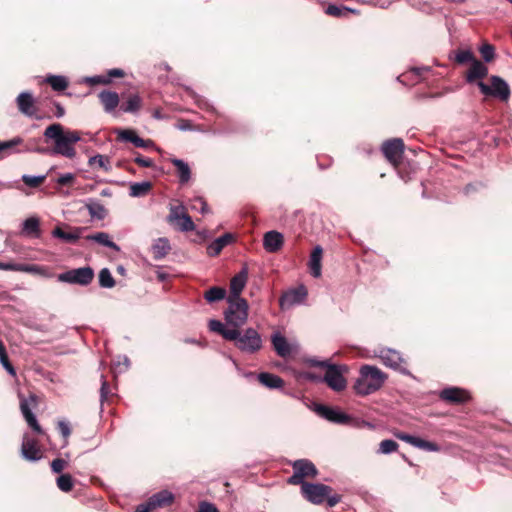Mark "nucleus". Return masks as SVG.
Masks as SVG:
<instances>
[{
  "label": "nucleus",
  "instance_id": "nucleus-37",
  "mask_svg": "<svg viewBox=\"0 0 512 512\" xmlns=\"http://www.w3.org/2000/svg\"><path fill=\"white\" fill-rule=\"evenodd\" d=\"M449 59L455 61L460 65L472 63L476 58L470 49L456 50L449 54Z\"/></svg>",
  "mask_w": 512,
  "mask_h": 512
},
{
  "label": "nucleus",
  "instance_id": "nucleus-10",
  "mask_svg": "<svg viewBox=\"0 0 512 512\" xmlns=\"http://www.w3.org/2000/svg\"><path fill=\"white\" fill-rule=\"evenodd\" d=\"M37 406V396L35 394H30L29 397H24L20 395V410L21 413L26 420L28 426L39 435H44L45 432L37 421L35 414L32 412V409Z\"/></svg>",
  "mask_w": 512,
  "mask_h": 512
},
{
  "label": "nucleus",
  "instance_id": "nucleus-59",
  "mask_svg": "<svg viewBox=\"0 0 512 512\" xmlns=\"http://www.w3.org/2000/svg\"><path fill=\"white\" fill-rule=\"evenodd\" d=\"M197 512H219V510L214 504L204 501L199 504Z\"/></svg>",
  "mask_w": 512,
  "mask_h": 512
},
{
  "label": "nucleus",
  "instance_id": "nucleus-56",
  "mask_svg": "<svg viewBox=\"0 0 512 512\" xmlns=\"http://www.w3.org/2000/svg\"><path fill=\"white\" fill-rule=\"evenodd\" d=\"M134 162L144 168H150L154 165V162L151 158L143 157L140 154H137V156L134 158Z\"/></svg>",
  "mask_w": 512,
  "mask_h": 512
},
{
  "label": "nucleus",
  "instance_id": "nucleus-64",
  "mask_svg": "<svg viewBox=\"0 0 512 512\" xmlns=\"http://www.w3.org/2000/svg\"><path fill=\"white\" fill-rule=\"evenodd\" d=\"M123 76H124V71L119 68L110 69L106 75V77H110V81L114 77H123Z\"/></svg>",
  "mask_w": 512,
  "mask_h": 512
},
{
  "label": "nucleus",
  "instance_id": "nucleus-46",
  "mask_svg": "<svg viewBox=\"0 0 512 512\" xmlns=\"http://www.w3.org/2000/svg\"><path fill=\"white\" fill-rule=\"evenodd\" d=\"M99 285L102 288H112L115 286V280L108 268H103L100 270Z\"/></svg>",
  "mask_w": 512,
  "mask_h": 512
},
{
  "label": "nucleus",
  "instance_id": "nucleus-53",
  "mask_svg": "<svg viewBox=\"0 0 512 512\" xmlns=\"http://www.w3.org/2000/svg\"><path fill=\"white\" fill-rule=\"evenodd\" d=\"M85 83L90 85H96V84H109L110 83V77H106L104 75H96V76H90L85 78Z\"/></svg>",
  "mask_w": 512,
  "mask_h": 512
},
{
  "label": "nucleus",
  "instance_id": "nucleus-1",
  "mask_svg": "<svg viewBox=\"0 0 512 512\" xmlns=\"http://www.w3.org/2000/svg\"><path fill=\"white\" fill-rule=\"evenodd\" d=\"M209 330L218 333L223 339L230 341L234 346L245 354H255L262 349L263 340L260 333L253 327L246 329H227V327L216 319L209 320Z\"/></svg>",
  "mask_w": 512,
  "mask_h": 512
},
{
  "label": "nucleus",
  "instance_id": "nucleus-25",
  "mask_svg": "<svg viewBox=\"0 0 512 512\" xmlns=\"http://www.w3.org/2000/svg\"><path fill=\"white\" fill-rule=\"evenodd\" d=\"M488 75V67L484 65L480 60L475 59L471 63L470 69L466 74V81L470 84L475 83L476 80L485 78Z\"/></svg>",
  "mask_w": 512,
  "mask_h": 512
},
{
  "label": "nucleus",
  "instance_id": "nucleus-26",
  "mask_svg": "<svg viewBox=\"0 0 512 512\" xmlns=\"http://www.w3.org/2000/svg\"><path fill=\"white\" fill-rule=\"evenodd\" d=\"M98 98L106 113H112L119 105V95L114 91L102 90Z\"/></svg>",
  "mask_w": 512,
  "mask_h": 512
},
{
  "label": "nucleus",
  "instance_id": "nucleus-28",
  "mask_svg": "<svg viewBox=\"0 0 512 512\" xmlns=\"http://www.w3.org/2000/svg\"><path fill=\"white\" fill-rule=\"evenodd\" d=\"M234 237L231 233H225L216 238L207 246V254L211 257L217 256L225 246L232 243Z\"/></svg>",
  "mask_w": 512,
  "mask_h": 512
},
{
  "label": "nucleus",
  "instance_id": "nucleus-16",
  "mask_svg": "<svg viewBox=\"0 0 512 512\" xmlns=\"http://www.w3.org/2000/svg\"><path fill=\"white\" fill-rule=\"evenodd\" d=\"M396 438L425 451L429 452H438L440 451V446L434 442L424 440L422 438L404 433L397 432L394 434Z\"/></svg>",
  "mask_w": 512,
  "mask_h": 512
},
{
  "label": "nucleus",
  "instance_id": "nucleus-32",
  "mask_svg": "<svg viewBox=\"0 0 512 512\" xmlns=\"http://www.w3.org/2000/svg\"><path fill=\"white\" fill-rule=\"evenodd\" d=\"M171 246L167 238H158L152 245L153 258L155 260L163 259L170 251Z\"/></svg>",
  "mask_w": 512,
  "mask_h": 512
},
{
  "label": "nucleus",
  "instance_id": "nucleus-27",
  "mask_svg": "<svg viewBox=\"0 0 512 512\" xmlns=\"http://www.w3.org/2000/svg\"><path fill=\"white\" fill-rule=\"evenodd\" d=\"M85 207L92 219L103 220L107 216V209L99 200L95 198L86 199Z\"/></svg>",
  "mask_w": 512,
  "mask_h": 512
},
{
  "label": "nucleus",
  "instance_id": "nucleus-2",
  "mask_svg": "<svg viewBox=\"0 0 512 512\" xmlns=\"http://www.w3.org/2000/svg\"><path fill=\"white\" fill-rule=\"evenodd\" d=\"M46 140H53L54 154H59L67 158H73L76 154L74 144L81 140L78 131L64 130V127L59 123L49 125L44 133Z\"/></svg>",
  "mask_w": 512,
  "mask_h": 512
},
{
  "label": "nucleus",
  "instance_id": "nucleus-6",
  "mask_svg": "<svg viewBox=\"0 0 512 512\" xmlns=\"http://www.w3.org/2000/svg\"><path fill=\"white\" fill-rule=\"evenodd\" d=\"M314 411L318 416L331 423L358 426V421L356 419L338 408H333L324 404H316Z\"/></svg>",
  "mask_w": 512,
  "mask_h": 512
},
{
  "label": "nucleus",
  "instance_id": "nucleus-36",
  "mask_svg": "<svg viewBox=\"0 0 512 512\" xmlns=\"http://www.w3.org/2000/svg\"><path fill=\"white\" fill-rule=\"evenodd\" d=\"M171 162L177 168L179 182L181 184L187 183L191 178L189 165L185 161L177 158L172 159Z\"/></svg>",
  "mask_w": 512,
  "mask_h": 512
},
{
  "label": "nucleus",
  "instance_id": "nucleus-38",
  "mask_svg": "<svg viewBox=\"0 0 512 512\" xmlns=\"http://www.w3.org/2000/svg\"><path fill=\"white\" fill-rule=\"evenodd\" d=\"M325 13L336 18H344L347 17L349 13H358V11L343 5L329 4L325 9Z\"/></svg>",
  "mask_w": 512,
  "mask_h": 512
},
{
  "label": "nucleus",
  "instance_id": "nucleus-45",
  "mask_svg": "<svg viewBox=\"0 0 512 512\" xmlns=\"http://www.w3.org/2000/svg\"><path fill=\"white\" fill-rule=\"evenodd\" d=\"M57 487L62 492H70L74 486V480L70 474H61L56 479Z\"/></svg>",
  "mask_w": 512,
  "mask_h": 512
},
{
  "label": "nucleus",
  "instance_id": "nucleus-9",
  "mask_svg": "<svg viewBox=\"0 0 512 512\" xmlns=\"http://www.w3.org/2000/svg\"><path fill=\"white\" fill-rule=\"evenodd\" d=\"M292 467L293 475L288 479V483L292 485L303 486V483H306L304 481L305 477L314 478L318 474L316 466L308 459L296 460L292 464Z\"/></svg>",
  "mask_w": 512,
  "mask_h": 512
},
{
  "label": "nucleus",
  "instance_id": "nucleus-54",
  "mask_svg": "<svg viewBox=\"0 0 512 512\" xmlns=\"http://www.w3.org/2000/svg\"><path fill=\"white\" fill-rule=\"evenodd\" d=\"M58 429H59L60 434L63 436V438L65 440H67L68 437L71 434V427H70L69 422H67L65 420L59 421L58 422Z\"/></svg>",
  "mask_w": 512,
  "mask_h": 512
},
{
  "label": "nucleus",
  "instance_id": "nucleus-42",
  "mask_svg": "<svg viewBox=\"0 0 512 512\" xmlns=\"http://www.w3.org/2000/svg\"><path fill=\"white\" fill-rule=\"evenodd\" d=\"M225 297H226V289L222 288V287H218V286H213V287L209 288L204 293V299L208 303L221 301V300L225 299Z\"/></svg>",
  "mask_w": 512,
  "mask_h": 512
},
{
  "label": "nucleus",
  "instance_id": "nucleus-55",
  "mask_svg": "<svg viewBox=\"0 0 512 512\" xmlns=\"http://www.w3.org/2000/svg\"><path fill=\"white\" fill-rule=\"evenodd\" d=\"M66 465L67 462L64 459L56 458L51 462V470L54 473H61Z\"/></svg>",
  "mask_w": 512,
  "mask_h": 512
},
{
  "label": "nucleus",
  "instance_id": "nucleus-52",
  "mask_svg": "<svg viewBox=\"0 0 512 512\" xmlns=\"http://www.w3.org/2000/svg\"><path fill=\"white\" fill-rule=\"evenodd\" d=\"M130 365L127 356H119L118 361L114 363L113 369L115 373H123L128 370Z\"/></svg>",
  "mask_w": 512,
  "mask_h": 512
},
{
  "label": "nucleus",
  "instance_id": "nucleus-49",
  "mask_svg": "<svg viewBox=\"0 0 512 512\" xmlns=\"http://www.w3.org/2000/svg\"><path fill=\"white\" fill-rule=\"evenodd\" d=\"M398 443L392 439L382 440L379 444L378 452L381 454H390L398 449Z\"/></svg>",
  "mask_w": 512,
  "mask_h": 512
},
{
  "label": "nucleus",
  "instance_id": "nucleus-7",
  "mask_svg": "<svg viewBox=\"0 0 512 512\" xmlns=\"http://www.w3.org/2000/svg\"><path fill=\"white\" fill-rule=\"evenodd\" d=\"M94 278V270L90 266L67 270L58 274L57 280L62 283L88 286Z\"/></svg>",
  "mask_w": 512,
  "mask_h": 512
},
{
  "label": "nucleus",
  "instance_id": "nucleus-15",
  "mask_svg": "<svg viewBox=\"0 0 512 512\" xmlns=\"http://www.w3.org/2000/svg\"><path fill=\"white\" fill-rule=\"evenodd\" d=\"M21 455L25 460L31 462L39 461L43 456L42 451L38 446L37 440L31 437L28 433L23 435Z\"/></svg>",
  "mask_w": 512,
  "mask_h": 512
},
{
  "label": "nucleus",
  "instance_id": "nucleus-50",
  "mask_svg": "<svg viewBox=\"0 0 512 512\" xmlns=\"http://www.w3.org/2000/svg\"><path fill=\"white\" fill-rule=\"evenodd\" d=\"M45 178L46 175L32 176L24 174L22 175L21 180L25 183V185L31 188H36L45 180Z\"/></svg>",
  "mask_w": 512,
  "mask_h": 512
},
{
  "label": "nucleus",
  "instance_id": "nucleus-34",
  "mask_svg": "<svg viewBox=\"0 0 512 512\" xmlns=\"http://www.w3.org/2000/svg\"><path fill=\"white\" fill-rule=\"evenodd\" d=\"M22 143L23 139L19 136H16L7 141H0V159H3L6 155L19 152L18 150H15V148Z\"/></svg>",
  "mask_w": 512,
  "mask_h": 512
},
{
  "label": "nucleus",
  "instance_id": "nucleus-61",
  "mask_svg": "<svg viewBox=\"0 0 512 512\" xmlns=\"http://www.w3.org/2000/svg\"><path fill=\"white\" fill-rule=\"evenodd\" d=\"M154 511L149 500L139 504L136 506L134 512H152Z\"/></svg>",
  "mask_w": 512,
  "mask_h": 512
},
{
  "label": "nucleus",
  "instance_id": "nucleus-8",
  "mask_svg": "<svg viewBox=\"0 0 512 512\" xmlns=\"http://www.w3.org/2000/svg\"><path fill=\"white\" fill-rule=\"evenodd\" d=\"M491 85L485 84L483 81H478L477 86L479 87L482 94L486 96H493L500 100L506 101L510 96V88L507 82L499 76H492L490 78Z\"/></svg>",
  "mask_w": 512,
  "mask_h": 512
},
{
  "label": "nucleus",
  "instance_id": "nucleus-57",
  "mask_svg": "<svg viewBox=\"0 0 512 512\" xmlns=\"http://www.w3.org/2000/svg\"><path fill=\"white\" fill-rule=\"evenodd\" d=\"M74 179H75V175H74L73 173H70V172H69V173L61 174V175L57 178L56 182H57L59 185L64 186V185H68V184L72 183Z\"/></svg>",
  "mask_w": 512,
  "mask_h": 512
},
{
  "label": "nucleus",
  "instance_id": "nucleus-29",
  "mask_svg": "<svg viewBox=\"0 0 512 512\" xmlns=\"http://www.w3.org/2000/svg\"><path fill=\"white\" fill-rule=\"evenodd\" d=\"M148 500L155 510L170 505L174 500V495L168 490H162L153 494Z\"/></svg>",
  "mask_w": 512,
  "mask_h": 512
},
{
  "label": "nucleus",
  "instance_id": "nucleus-23",
  "mask_svg": "<svg viewBox=\"0 0 512 512\" xmlns=\"http://www.w3.org/2000/svg\"><path fill=\"white\" fill-rule=\"evenodd\" d=\"M271 342L278 356L286 358L291 355V345L288 343L286 337L283 336L279 331L274 332L271 335Z\"/></svg>",
  "mask_w": 512,
  "mask_h": 512
},
{
  "label": "nucleus",
  "instance_id": "nucleus-51",
  "mask_svg": "<svg viewBox=\"0 0 512 512\" xmlns=\"http://www.w3.org/2000/svg\"><path fill=\"white\" fill-rule=\"evenodd\" d=\"M479 51L483 60L487 63L491 62L495 57V48L493 45L485 43L480 48Z\"/></svg>",
  "mask_w": 512,
  "mask_h": 512
},
{
  "label": "nucleus",
  "instance_id": "nucleus-18",
  "mask_svg": "<svg viewBox=\"0 0 512 512\" xmlns=\"http://www.w3.org/2000/svg\"><path fill=\"white\" fill-rule=\"evenodd\" d=\"M16 103L19 111L25 116L39 118L36 116L35 100L30 92H21L16 98Z\"/></svg>",
  "mask_w": 512,
  "mask_h": 512
},
{
  "label": "nucleus",
  "instance_id": "nucleus-4",
  "mask_svg": "<svg viewBox=\"0 0 512 512\" xmlns=\"http://www.w3.org/2000/svg\"><path fill=\"white\" fill-rule=\"evenodd\" d=\"M228 307L224 311L223 323L227 329L242 328L248 320L249 305L246 299H227Z\"/></svg>",
  "mask_w": 512,
  "mask_h": 512
},
{
  "label": "nucleus",
  "instance_id": "nucleus-11",
  "mask_svg": "<svg viewBox=\"0 0 512 512\" xmlns=\"http://www.w3.org/2000/svg\"><path fill=\"white\" fill-rule=\"evenodd\" d=\"M378 356L386 367L403 375H410V371L404 366L405 360L398 351L391 348H382Z\"/></svg>",
  "mask_w": 512,
  "mask_h": 512
},
{
  "label": "nucleus",
  "instance_id": "nucleus-14",
  "mask_svg": "<svg viewBox=\"0 0 512 512\" xmlns=\"http://www.w3.org/2000/svg\"><path fill=\"white\" fill-rule=\"evenodd\" d=\"M381 150L391 164L397 165L404 152V142L401 138L386 140L383 142Z\"/></svg>",
  "mask_w": 512,
  "mask_h": 512
},
{
  "label": "nucleus",
  "instance_id": "nucleus-21",
  "mask_svg": "<svg viewBox=\"0 0 512 512\" xmlns=\"http://www.w3.org/2000/svg\"><path fill=\"white\" fill-rule=\"evenodd\" d=\"M440 398L453 404H462L469 399L468 393L458 387H447L440 392Z\"/></svg>",
  "mask_w": 512,
  "mask_h": 512
},
{
  "label": "nucleus",
  "instance_id": "nucleus-33",
  "mask_svg": "<svg viewBox=\"0 0 512 512\" xmlns=\"http://www.w3.org/2000/svg\"><path fill=\"white\" fill-rule=\"evenodd\" d=\"M86 239L88 241H93L105 247L111 248L115 251L120 250V247L115 242L110 240L109 234L106 232H98L95 234L88 235L86 236Z\"/></svg>",
  "mask_w": 512,
  "mask_h": 512
},
{
  "label": "nucleus",
  "instance_id": "nucleus-19",
  "mask_svg": "<svg viewBox=\"0 0 512 512\" xmlns=\"http://www.w3.org/2000/svg\"><path fill=\"white\" fill-rule=\"evenodd\" d=\"M70 231H64L60 227H56L52 231V236L58 238L68 244H76L81 238L83 232L87 229L86 227H69Z\"/></svg>",
  "mask_w": 512,
  "mask_h": 512
},
{
  "label": "nucleus",
  "instance_id": "nucleus-63",
  "mask_svg": "<svg viewBox=\"0 0 512 512\" xmlns=\"http://www.w3.org/2000/svg\"><path fill=\"white\" fill-rule=\"evenodd\" d=\"M325 500L327 501V505L329 507H334L336 504H338L340 502L341 496L338 494H334V495L328 494V497H326Z\"/></svg>",
  "mask_w": 512,
  "mask_h": 512
},
{
  "label": "nucleus",
  "instance_id": "nucleus-62",
  "mask_svg": "<svg viewBox=\"0 0 512 512\" xmlns=\"http://www.w3.org/2000/svg\"><path fill=\"white\" fill-rule=\"evenodd\" d=\"M303 378L308 380V381H311V382H323V377L313 373V372H305L303 374Z\"/></svg>",
  "mask_w": 512,
  "mask_h": 512
},
{
  "label": "nucleus",
  "instance_id": "nucleus-47",
  "mask_svg": "<svg viewBox=\"0 0 512 512\" xmlns=\"http://www.w3.org/2000/svg\"><path fill=\"white\" fill-rule=\"evenodd\" d=\"M429 67H421V68H413L410 71V75L413 77L412 83H417L420 80V76L422 75V72L429 71ZM409 76V74L405 73L397 77V80L401 82L404 85H408L409 83L406 81V78Z\"/></svg>",
  "mask_w": 512,
  "mask_h": 512
},
{
  "label": "nucleus",
  "instance_id": "nucleus-12",
  "mask_svg": "<svg viewBox=\"0 0 512 512\" xmlns=\"http://www.w3.org/2000/svg\"><path fill=\"white\" fill-rule=\"evenodd\" d=\"M303 496L313 504H321L330 494L331 487L321 483H303L301 486Z\"/></svg>",
  "mask_w": 512,
  "mask_h": 512
},
{
  "label": "nucleus",
  "instance_id": "nucleus-43",
  "mask_svg": "<svg viewBox=\"0 0 512 512\" xmlns=\"http://www.w3.org/2000/svg\"><path fill=\"white\" fill-rule=\"evenodd\" d=\"M46 81L51 85L55 91H63L68 87V80L65 76L49 75Z\"/></svg>",
  "mask_w": 512,
  "mask_h": 512
},
{
  "label": "nucleus",
  "instance_id": "nucleus-24",
  "mask_svg": "<svg viewBox=\"0 0 512 512\" xmlns=\"http://www.w3.org/2000/svg\"><path fill=\"white\" fill-rule=\"evenodd\" d=\"M322 256H323V249L320 245H316L309 258L308 266L310 269V273L314 278H319L322 274Z\"/></svg>",
  "mask_w": 512,
  "mask_h": 512
},
{
  "label": "nucleus",
  "instance_id": "nucleus-58",
  "mask_svg": "<svg viewBox=\"0 0 512 512\" xmlns=\"http://www.w3.org/2000/svg\"><path fill=\"white\" fill-rule=\"evenodd\" d=\"M100 401L103 403L108 396L109 385L104 375H101Z\"/></svg>",
  "mask_w": 512,
  "mask_h": 512
},
{
  "label": "nucleus",
  "instance_id": "nucleus-60",
  "mask_svg": "<svg viewBox=\"0 0 512 512\" xmlns=\"http://www.w3.org/2000/svg\"><path fill=\"white\" fill-rule=\"evenodd\" d=\"M19 263L14 262H0V270L4 271H18Z\"/></svg>",
  "mask_w": 512,
  "mask_h": 512
},
{
  "label": "nucleus",
  "instance_id": "nucleus-5",
  "mask_svg": "<svg viewBox=\"0 0 512 512\" xmlns=\"http://www.w3.org/2000/svg\"><path fill=\"white\" fill-rule=\"evenodd\" d=\"M307 363L312 367L326 368V373L323 376V382H325L332 390L336 392L343 391L347 382L343 376V370L345 367L331 364L328 360H318L316 358H310Z\"/></svg>",
  "mask_w": 512,
  "mask_h": 512
},
{
  "label": "nucleus",
  "instance_id": "nucleus-13",
  "mask_svg": "<svg viewBox=\"0 0 512 512\" xmlns=\"http://www.w3.org/2000/svg\"><path fill=\"white\" fill-rule=\"evenodd\" d=\"M306 297L307 289L304 285H300L283 293L279 299V306L282 310H287L304 303Z\"/></svg>",
  "mask_w": 512,
  "mask_h": 512
},
{
  "label": "nucleus",
  "instance_id": "nucleus-44",
  "mask_svg": "<svg viewBox=\"0 0 512 512\" xmlns=\"http://www.w3.org/2000/svg\"><path fill=\"white\" fill-rule=\"evenodd\" d=\"M88 164L90 166L98 165V167H100L106 172H109L112 169L109 157L101 154H97L93 157H90L88 160Z\"/></svg>",
  "mask_w": 512,
  "mask_h": 512
},
{
  "label": "nucleus",
  "instance_id": "nucleus-20",
  "mask_svg": "<svg viewBox=\"0 0 512 512\" xmlns=\"http://www.w3.org/2000/svg\"><path fill=\"white\" fill-rule=\"evenodd\" d=\"M247 279L248 271L247 268L244 267L234 277H232L230 281V294L227 299L242 298L240 294L247 283Z\"/></svg>",
  "mask_w": 512,
  "mask_h": 512
},
{
  "label": "nucleus",
  "instance_id": "nucleus-31",
  "mask_svg": "<svg viewBox=\"0 0 512 512\" xmlns=\"http://www.w3.org/2000/svg\"><path fill=\"white\" fill-rule=\"evenodd\" d=\"M117 139L122 142H130L135 147L140 148L144 145V139L132 129H118L116 130Z\"/></svg>",
  "mask_w": 512,
  "mask_h": 512
},
{
  "label": "nucleus",
  "instance_id": "nucleus-22",
  "mask_svg": "<svg viewBox=\"0 0 512 512\" xmlns=\"http://www.w3.org/2000/svg\"><path fill=\"white\" fill-rule=\"evenodd\" d=\"M284 244V238L282 233L271 230L264 234L263 247L269 253H275L279 251Z\"/></svg>",
  "mask_w": 512,
  "mask_h": 512
},
{
  "label": "nucleus",
  "instance_id": "nucleus-35",
  "mask_svg": "<svg viewBox=\"0 0 512 512\" xmlns=\"http://www.w3.org/2000/svg\"><path fill=\"white\" fill-rule=\"evenodd\" d=\"M22 233L27 236L39 237L40 222L37 217H29L22 223Z\"/></svg>",
  "mask_w": 512,
  "mask_h": 512
},
{
  "label": "nucleus",
  "instance_id": "nucleus-3",
  "mask_svg": "<svg viewBox=\"0 0 512 512\" xmlns=\"http://www.w3.org/2000/svg\"><path fill=\"white\" fill-rule=\"evenodd\" d=\"M387 375L378 367L363 365L359 371V377L354 383L357 395L367 396L378 391L385 383Z\"/></svg>",
  "mask_w": 512,
  "mask_h": 512
},
{
  "label": "nucleus",
  "instance_id": "nucleus-40",
  "mask_svg": "<svg viewBox=\"0 0 512 512\" xmlns=\"http://www.w3.org/2000/svg\"><path fill=\"white\" fill-rule=\"evenodd\" d=\"M152 187L151 182H134L129 187V195L131 197H143L147 195Z\"/></svg>",
  "mask_w": 512,
  "mask_h": 512
},
{
  "label": "nucleus",
  "instance_id": "nucleus-48",
  "mask_svg": "<svg viewBox=\"0 0 512 512\" xmlns=\"http://www.w3.org/2000/svg\"><path fill=\"white\" fill-rule=\"evenodd\" d=\"M0 363L2 364V366L5 368V370L10 375L14 376L16 374L15 368L10 363L7 353H6V350H5V347L1 341H0Z\"/></svg>",
  "mask_w": 512,
  "mask_h": 512
},
{
  "label": "nucleus",
  "instance_id": "nucleus-30",
  "mask_svg": "<svg viewBox=\"0 0 512 512\" xmlns=\"http://www.w3.org/2000/svg\"><path fill=\"white\" fill-rule=\"evenodd\" d=\"M257 378L263 386L269 389H280L284 386V381L281 377L269 372H261Z\"/></svg>",
  "mask_w": 512,
  "mask_h": 512
},
{
  "label": "nucleus",
  "instance_id": "nucleus-39",
  "mask_svg": "<svg viewBox=\"0 0 512 512\" xmlns=\"http://www.w3.org/2000/svg\"><path fill=\"white\" fill-rule=\"evenodd\" d=\"M18 271L26 272L34 275H40L45 278H49L52 276L49 269L45 266L35 265V264H22L19 263Z\"/></svg>",
  "mask_w": 512,
  "mask_h": 512
},
{
  "label": "nucleus",
  "instance_id": "nucleus-17",
  "mask_svg": "<svg viewBox=\"0 0 512 512\" xmlns=\"http://www.w3.org/2000/svg\"><path fill=\"white\" fill-rule=\"evenodd\" d=\"M183 206H172L170 208V214L168 216L169 221H179L180 230L184 232L193 231L195 224L192 218L185 213Z\"/></svg>",
  "mask_w": 512,
  "mask_h": 512
},
{
  "label": "nucleus",
  "instance_id": "nucleus-41",
  "mask_svg": "<svg viewBox=\"0 0 512 512\" xmlns=\"http://www.w3.org/2000/svg\"><path fill=\"white\" fill-rule=\"evenodd\" d=\"M142 99L138 94H132L128 97L126 103L121 106L125 113H137L140 110Z\"/></svg>",
  "mask_w": 512,
  "mask_h": 512
}]
</instances>
